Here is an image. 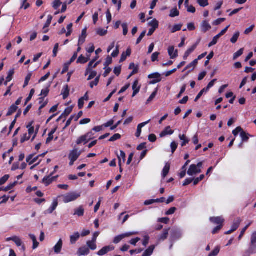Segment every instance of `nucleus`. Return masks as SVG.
<instances>
[{
    "instance_id": "obj_1",
    "label": "nucleus",
    "mask_w": 256,
    "mask_h": 256,
    "mask_svg": "<svg viewBox=\"0 0 256 256\" xmlns=\"http://www.w3.org/2000/svg\"><path fill=\"white\" fill-rule=\"evenodd\" d=\"M80 196V192H71L62 196V201L67 204L76 200Z\"/></svg>"
},
{
    "instance_id": "obj_2",
    "label": "nucleus",
    "mask_w": 256,
    "mask_h": 256,
    "mask_svg": "<svg viewBox=\"0 0 256 256\" xmlns=\"http://www.w3.org/2000/svg\"><path fill=\"white\" fill-rule=\"evenodd\" d=\"M256 253V232H253L251 236L250 248L248 252L244 256H249L250 254Z\"/></svg>"
},
{
    "instance_id": "obj_3",
    "label": "nucleus",
    "mask_w": 256,
    "mask_h": 256,
    "mask_svg": "<svg viewBox=\"0 0 256 256\" xmlns=\"http://www.w3.org/2000/svg\"><path fill=\"white\" fill-rule=\"evenodd\" d=\"M182 231L178 228H173L170 232V240L171 242H174L180 238L182 236Z\"/></svg>"
},
{
    "instance_id": "obj_4",
    "label": "nucleus",
    "mask_w": 256,
    "mask_h": 256,
    "mask_svg": "<svg viewBox=\"0 0 256 256\" xmlns=\"http://www.w3.org/2000/svg\"><path fill=\"white\" fill-rule=\"evenodd\" d=\"M149 79H153L150 82V84H154L160 82L162 80L161 76L158 72H154L148 76Z\"/></svg>"
},
{
    "instance_id": "obj_5",
    "label": "nucleus",
    "mask_w": 256,
    "mask_h": 256,
    "mask_svg": "<svg viewBox=\"0 0 256 256\" xmlns=\"http://www.w3.org/2000/svg\"><path fill=\"white\" fill-rule=\"evenodd\" d=\"M137 232H129L125 234H122L118 235L116 236L113 240L114 243L117 244L119 243L122 239L126 237L130 236L132 235L137 234Z\"/></svg>"
},
{
    "instance_id": "obj_6",
    "label": "nucleus",
    "mask_w": 256,
    "mask_h": 256,
    "mask_svg": "<svg viewBox=\"0 0 256 256\" xmlns=\"http://www.w3.org/2000/svg\"><path fill=\"white\" fill-rule=\"evenodd\" d=\"M114 250V246L112 245H110L103 247L97 253V254L100 256H104L110 252Z\"/></svg>"
},
{
    "instance_id": "obj_7",
    "label": "nucleus",
    "mask_w": 256,
    "mask_h": 256,
    "mask_svg": "<svg viewBox=\"0 0 256 256\" xmlns=\"http://www.w3.org/2000/svg\"><path fill=\"white\" fill-rule=\"evenodd\" d=\"M202 172L200 168H198L196 164H191L188 170V174L190 176L200 173Z\"/></svg>"
},
{
    "instance_id": "obj_8",
    "label": "nucleus",
    "mask_w": 256,
    "mask_h": 256,
    "mask_svg": "<svg viewBox=\"0 0 256 256\" xmlns=\"http://www.w3.org/2000/svg\"><path fill=\"white\" fill-rule=\"evenodd\" d=\"M82 154L81 151H78V148H74L71 150L68 156L69 160H76Z\"/></svg>"
},
{
    "instance_id": "obj_9",
    "label": "nucleus",
    "mask_w": 256,
    "mask_h": 256,
    "mask_svg": "<svg viewBox=\"0 0 256 256\" xmlns=\"http://www.w3.org/2000/svg\"><path fill=\"white\" fill-rule=\"evenodd\" d=\"M54 172H52L50 176H46L43 178L42 182L46 186L50 185L52 182L58 178V176H52Z\"/></svg>"
},
{
    "instance_id": "obj_10",
    "label": "nucleus",
    "mask_w": 256,
    "mask_h": 256,
    "mask_svg": "<svg viewBox=\"0 0 256 256\" xmlns=\"http://www.w3.org/2000/svg\"><path fill=\"white\" fill-rule=\"evenodd\" d=\"M86 30H87L86 28H84L82 30V34L79 37L78 46H81L85 42L86 38L87 36Z\"/></svg>"
},
{
    "instance_id": "obj_11",
    "label": "nucleus",
    "mask_w": 256,
    "mask_h": 256,
    "mask_svg": "<svg viewBox=\"0 0 256 256\" xmlns=\"http://www.w3.org/2000/svg\"><path fill=\"white\" fill-rule=\"evenodd\" d=\"M27 128H28L29 136H30L34 134V136L32 138V141H33L34 140V139L35 138L36 135L38 133V127L36 128V132L34 131V127L32 126V124H30L29 125H28L27 126Z\"/></svg>"
},
{
    "instance_id": "obj_12",
    "label": "nucleus",
    "mask_w": 256,
    "mask_h": 256,
    "mask_svg": "<svg viewBox=\"0 0 256 256\" xmlns=\"http://www.w3.org/2000/svg\"><path fill=\"white\" fill-rule=\"evenodd\" d=\"M202 31L205 33L207 31L210 30L212 28L208 20H204L200 26Z\"/></svg>"
},
{
    "instance_id": "obj_13",
    "label": "nucleus",
    "mask_w": 256,
    "mask_h": 256,
    "mask_svg": "<svg viewBox=\"0 0 256 256\" xmlns=\"http://www.w3.org/2000/svg\"><path fill=\"white\" fill-rule=\"evenodd\" d=\"M58 206V201L56 199L54 200L50 208L44 212L45 214H52L57 208Z\"/></svg>"
},
{
    "instance_id": "obj_14",
    "label": "nucleus",
    "mask_w": 256,
    "mask_h": 256,
    "mask_svg": "<svg viewBox=\"0 0 256 256\" xmlns=\"http://www.w3.org/2000/svg\"><path fill=\"white\" fill-rule=\"evenodd\" d=\"M174 132V131L171 130L170 126H168L161 132L160 136V138H163L167 135H172Z\"/></svg>"
},
{
    "instance_id": "obj_15",
    "label": "nucleus",
    "mask_w": 256,
    "mask_h": 256,
    "mask_svg": "<svg viewBox=\"0 0 256 256\" xmlns=\"http://www.w3.org/2000/svg\"><path fill=\"white\" fill-rule=\"evenodd\" d=\"M150 121V120H148V121L146 122H142V123H141V124H140L138 126V127H137V130H136V136L137 137V138H138L140 137V136L141 134V133H142V128L144 126L146 125L147 124H148Z\"/></svg>"
},
{
    "instance_id": "obj_16",
    "label": "nucleus",
    "mask_w": 256,
    "mask_h": 256,
    "mask_svg": "<svg viewBox=\"0 0 256 256\" xmlns=\"http://www.w3.org/2000/svg\"><path fill=\"white\" fill-rule=\"evenodd\" d=\"M62 240L60 238L58 240V242L56 244L54 247V252L56 254H60L62 250Z\"/></svg>"
},
{
    "instance_id": "obj_17",
    "label": "nucleus",
    "mask_w": 256,
    "mask_h": 256,
    "mask_svg": "<svg viewBox=\"0 0 256 256\" xmlns=\"http://www.w3.org/2000/svg\"><path fill=\"white\" fill-rule=\"evenodd\" d=\"M129 68L132 70V71H131V73L128 76V79H129L132 76L134 75L138 72V66L135 65L134 63H131L130 64Z\"/></svg>"
},
{
    "instance_id": "obj_18",
    "label": "nucleus",
    "mask_w": 256,
    "mask_h": 256,
    "mask_svg": "<svg viewBox=\"0 0 256 256\" xmlns=\"http://www.w3.org/2000/svg\"><path fill=\"white\" fill-rule=\"evenodd\" d=\"M89 253V248L86 246L80 248L77 252V254L79 256L88 255Z\"/></svg>"
},
{
    "instance_id": "obj_19",
    "label": "nucleus",
    "mask_w": 256,
    "mask_h": 256,
    "mask_svg": "<svg viewBox=\"0 0 256 256\" xmlns=\"http://www.w3.org/2000/svg\"><path fill=\"white\" fill-rule=\"evenodd\" d=\"M210 220L215 224L221 225L222 224V223L224 222V219L221 216L211 217L210 218Z\"/></svg>"
},
{
    "instance_id": "obj_20",
    "label": "nucleus",
    "mask_w": 256,
    "mask_h": 256,
    "mask_svg": "<svg viewBox=\"0 0 256 256\" xmlns=\"http://www.w3.org/2000/svg\"><path fill=\"white\" fill-rule=\"evenodd\" d=\"M168 52L171 58H174L178 56V50H174V46L168 48Z\"/></svg>"
},
{
    "instance_id": "obj_21",
    "label": "nucleus",
    "mask_w": 256,
    "mask_h": 256,
    "mask_svg": "<svg viewBox=\"0 0 256 256\" xmlns=\"http://www.w3.org/2000/svg\"><path fill=\"white\" fill-rule=\"evenodd\" d=\"M197 46L198 43L194 44L190 48H188L184 55V59L186 60L190 54L194 50Z\"/></svg>"
},
{
    "instance_id": "obj_22",
    "label": "nucleus",
    "mask_w": 256,
    "mask_h": 256,
    "mask_svg": "<svg viewBox=\"0 0 256 256\" xmlns=\"http://www.w3.org/2000/svg\"><path fill=\"white\" fill-rule=\"evenodd\" d=\"M89 141H90V140L86 137V134H84V135L80 136L77 139V140L76 141V144H80L82 143H84V144H87Z\"/></svg>"
},
{
    "instance_id": "obj_23",
    "label": "nucleus",
    "mask_w": 256,
    "mask_h": 256,
    "mask_svg": "<svg viewBox=\"0 0 256 256\" xmlns=\"http://www.w3.org/2000/svg\"><path fill=\"white\" fill-rule=\"evenodd\" d=\"M29 236L30 238L32 240L33 242L32 245V249L35 250L39 246V242H38L36 236L32 234H29Z\"/></svg>"
},
{
    "instance_id": "obj_24",
    "label": "nucleus",
    "mask_w": 256,
    "mask_h": 256,
    "mask_svg": "<svg viewBox=\"0 0 256 256\" xmlns=\"http://www.w3.org/2000/svg\"><path fill=\"white\" fill-rule=\"evenodd\" d=\"M198 63V60H194V61H192L191 63H190L186 67L183 72L186 70L190 69L188 72H189L190 71L194 70L196 66L197 65Z\"/></svg>"
},
{
    "instance_id": "obj_25",
    "label": "nucleus",
    "mask_w": 256,
    "mask_h": 256,
    "mask_svg": "<svg viewBox=\"0 0 256 256\" xmlns=\"http://www.w3.org/2000/svg\"><path fill=\"white\" fill-rule=\"evenodd\" d=\"M169 229H164L163 232L160 234L158 238L159 242L164 241L166 240L168 234Z\"/></svg>"
},
{
    "instance_id": "obj_26",
    "label": "nucleus",
    "mask_w": 256,
    "mask_h": 256,
    "mask_svg": "<svg viewBox=\"0 0 256 256\" xmlns=\"http://www.w3.org/2000/svg\"><path fill=\"white\" fill-rule=\"evenodd\" d=\"M84 210L82 206H80L78 208L74 210V215L82 216H84Z\"/></svg>"
},
{
    "instance_id": "obj_27",
    "label": "nucleus",
    "mask_w": 256,
    "mask_h": 256,
    "mask_svg": "<svg viewBox=\"0 0 256 256\" xmlns=\"http://www.w3.org/2000/svg\"><path fill=\"white\" fill-rule=\"evenodd\" d=\"M182 25V24H175L173 26H170L169 29L170 30L172 33H174L176 32L179 31L181 30Z\"/></svg>"
},
{
    "instance_id": "obj_28",
    "label": "nucleus",
    "mask_w": 256,
    "mask_h": 256,
    "mask_svg": "<svg viewBox=\"0 0 256 256\" xmlns=\"http://www.w3.org/2000/svg\"><path fill=\"white\" fill-rule=\"evenodd\" d=\"M80 234L78 232H75L70 236V242L72 244H74L80 238Z\"/></svg>"
},
{
    "instance_id": "obj_29",
    "label": "nucleus",
    "mask_w": 256,
    "mask_h": 256,
    "mask_svg": "<svg viewBox=\"0 0 256 256\" xmlns=\"http://www.w3.org/2000/svg\"><path fill=\"white\" fill-rule=\"evenodd\" d=\"M14 240L13 242H15L16 244L18 246H22V250L24 251L26 248H25V246L24 245L22 246V241L21 239L19 237H18L17 236H14Z\"/></svg>"
},
{
    "instance_id": "obj_30",
    "label": "nucleus",
    "mask_w": 256,
    "mask_h": 256,
    "mask_svg": "<svg viewBox=\"0 0 256 256\" xmlns=\"http://www.w3.org/2000/svg\"><path fill=\"white\" fill-rule=\"evenodd\" d=\"M154 248V246H150L147 250H145L142 254V256H150L153 253Z\"/></svg>"
},
{
    "instance_id": "obj_31",
    "label": "nucleus",
    "mask_w": 256,
    "mask_h": 256,
    "mask_svg": "<svg viewBox=\"0 0 256 256\" xmlns=\"http://www.w3.org/2000/svg\"><path fill=\"white\" fill-rule=\"evenodd\" d=\"M170 169V164L168 163H166L164 166V167L163 168L162 172V178H164L166 176V175L168 174Z\"/></svg>"
},
{
    "instance_id": "obj_32",
    "label": "nucleus",
    "mask_w": 256,
    "mask_h": 256,
    "mask_svg": "<svg viewBox=\"0 0 256 256\" xmlns=\"http://www.w3.org/2000/svg\"><path fill=\"white\" fill-rule=\"evenodd\" d=\"M241 222V220L240 218H236L234 222L231 229L234 232L238 228Z\"/></svg>"
},
{
    "instance_id": "obj_33",
    "label": "nucleus",
    "mask_w": 256,
    "mask_h": 256,
    "mask_svg": "<svg viewBox=\"0 0 256 256\" xmlns=\"http://www.w3.org/2000/svg\"><path fill=\"white\" fill-rule=\"evenodd\" d=\"M148 26L151 28L156 30L158 26V22L156 19H154L148 23Z\"/></svg>"
},
{
    "instance_id": "obj_34",
    "label": "nucleus",
    "mask_w": 256,
    "mask_h": 256,
    "mask_svg": "<svg viewBox=\"0 0 256 256\" xmlns=\"http://www.w3.org/2000/svg\"><path fill=\"white\" fill-rule=\"evenodd\" d=\"M180 139L183 141L182 144V146H184L186 144L190 142V140L184 134H180L179 135Z\"/></svg>"
},
{
    "instance_id": "obj_35",
    "label": "nucleus",
    "mask_w": 256,
    "mask_h": 256,
    "mask_svg": "<svg viewBox=\"0 0 256 256\" xmlns=\"http://www.w3.org/2000/svg\"><path fill=\"white\" fill-rule=\"evenodd\" d=\"M89 60V58H86V56H84L83 55H80L78 60L76 62L78 64H85Z\"/></svg>"
},
{
    "instance_id": "obj_36",
    "label": "nucleus",
    "mask_w": 256,
    "mask_h": 256,
    "mask_svg": "<svg viewBox=\"0 0 256 256\" xmlns=\"http://www.w3.org/2000/svg\"><path fill=\"white\" fill-rule=\"evenodd\" d=\"M14 74V70H10L8 72V74L6 78V81L4 82L5 85H7L8 82H10L12 79V76Z\"/></svg>"
},
{
    "instance_id": "obj_37",
    "label": "nucleus",
    "mask_w": 256,
    "mask_h": 256,
    "mask_svg": "<svg viewBox=\"0 0 256 256\" xmlns=\"http://www.w3.org/2000/svg\"><path fill=\"white\" fill-rule=\"evenodd\" d=\"M118 158L119 160L118 164L120 167H121L122 166V160L123 162H125V158H126V154L125 153L122 151L120 150V154L118 156Z\"/></svg>"
},
{
    "instance_id": "obj_38",
    "label": "nucleus",
    "mask_w": 256,
    "mask_h": 256,
    "mask_svg": "<svg viewBox=\"0 0 256 256\" xmlns=\"http://www.w3.org/2000/svg\"><path fill=\"white\" fill-rule=\"evenodd\" d=\"M86 244L90 249L92 250H96V242L89 240L87 242Z\"/></svg>"
},
{
    "instance_id": "obj_39",
    "label": "nucleus",
    "mask_w": 256,
    "mask_h": 256,
    "mask_svg": "<svg viewBox=\"0 0 256 256\" xmlns=\"http://www.w3.org/2000/svg\"><path fill=\"white\" fill-rule=\"evenodd\" d=\"M40 100V104L39 110H40L41 109L43 108L48 103V100H44V98H39Z\"/></svg>"
},
{
    "instance_id": "obj_40",
    "label": "nucleus",
    "mask_w": 256,
    "mask_h": 256,
    "mask_svg": "<svg viewBox=\"0 0 256 256\" xmlns=\"http://www.w3.org/2000/svg\"><path fill=\"white\" fill-rule=\"evenodd\" d=\"M95 62V60H92L88 64V67L86 69V75H87L89 74L90 72L92 70L93 68V64Z\"/></svg>"
},
{
    "instance_id": "obj_41",
    "label": "nucleus",
    "mask_w": 256,
    "mask_h": 256,
    "mask_svg": "<svg viewBox=\"0 0 256 256\" xmlns=\"http://www.w3.org/2000/svg\"><path fill=\"white\" fill-rule=\"evenodd\" d=\"M18 109V107L15 104H12L8 109V113L6 114L7 116H10L12 115L13 113H14L16 110Z\"/></svg>"
},
{
    "instance_id": "obj_42",
    "label": "nucleus",
    "mask_w": 256,
    "mask_h": 256,
    "mask_svg": "<svg viewBox=\"0 0 256 256\" xmlns=\"http://www.w3.org/2000/svg\"><path fill=\"white\" fill-rule=\"evenodd\" d=\"M32 76V72H29L28 74L26 75V78H25L24 84L23 86L24 88H26L28 84V83L31 78Z\"/></svg>"
},
{
    "instance_id": "obj_43",
    "label": "nucleus",
    "mask_w": 256,
    "mask_h": 256,
    "mask_svg": "<svg viewBox=\"0 0 256 256\" xmlns=\"http://www.w3.org/2000/svg\"><path fill=\"white\" fill-rule=\"evenodd\" d=\"M180 12L176 8H172L170 12V16L171 18H174L177 16L179 15Z\"/></svg>"
},
{
    "instance_id": "obj_44",
    "label": "nucleus",
    "mask_w": 256,
    "mask_h": 256,
    "mask_svg": "<svg viewBox=\"0 0 256 256\" xmlns=\"http://www.w3.org/2000/svg\"><path fill=\"white\" fill-rule=\"evenodd\" d=\"M18 182L16 181V182H14L13 183H11V184H9L6 187L2 188V190L3 191H5V192H7V191H8V190H10L11 189H12L16 184Z\"/></svg>"
},
{
    "instance_id": "obj_45",
    "label": "nucleus",
    "mask_w": 256,
    "mask_h": 256,
    "mask_svg": "<svg viewBox=\"0 0 256 256\" xmlns=\"http://www.w3.org/2000/svg\"><path fill=\"white\" fill-rule=\"evenodd\" d=\"M62 94L63 95V97H64V99L66 98L68 96L69 94V89H68V85L66 86L62 90Z\"/></svg>"
},
{
    "instance_id": "obj_46",
    "label": "nucleus",
    "mask_w": 256,
    "mask_h": 256,
    "mask_svg": "<svg viewBox=\"0 0 256 256\" xmlns=\"http://www.w3.org/2000/svg\"><path fill=\"white\" fill-rule=\"evenodd\" d=\"M158 92V89L156 88L155 90L149 98L148 99L146 104H149L150 102H152L154 98L156 97Z\"/></svg>"
},
{
    "instance_id": "obj_47",
    "label": "nucleus",
    "mask_w": 256,
    "mask_h": 256,
    "mask_svg": "<svg viewBox=\"0 0 256 256\" xmlns=\"http://www.w3.org/2000/svg\"><path fill=\"white\" fill-rule=\"evenodd\" d=\"M107 30L102 28H99L96 30V34L100 36H104L107 34Z\"/></svg>"
},
{
    "instance_id": "obj_48",
    "label": "nucleus",
    "mask_w": 256,
    "mask_h": 256,
    "mask_svg": "<svg viewBox=\"0 0 256 256\" xmlns=\"http://www.w3.org/2000/svg\"><path fill=\"white\" fill-rule=\"evenodd\" d=\"M62 2L60 0H54L52 3V6L55 10H57L60 6L62 4Z\"/></svg>"
},
{
    "instance_id": "obj_49",
    "label": "nucleus",
    "mask_w": 256,
    "mask_h": 256,
    "mask_svg": "<svg viewBox=\"0 0 256 256\" xmlns=\"http://www.w3.org/2000/svg\"><path fill=\"white\" fill-rule=\"evenodd\" d=\"M240 32H236L230 39L231 42L232 44L236 43L238 40Z\"/></svg>"
},
{
    "instance_id": "obj_50",
    "label": "nucleus",
    "mask_w": 256,
    "mask_h": 256,
    "mask_svg": "<svg viewBox=\"0 0 256 256\" xmlns=\"http://www.w3.org/2000/svg\"><path fill=\"white\" fill-rule=\"evenodd\" d=\"M244 52V48H242L239 50H238L237 52H235L234 54L233 58L234 60H236L238 58L239 56H242Z\"/></svg>"
},
{
    "instance_id": "obj_51",
    "label": "nucleus",
    "mask_w": 256,
    "mask_h": 256,
    "mask_svg": "<svg viewBox=\"0 0 256 256\" xmlns=\"http://www.w3.org/2000/svg\"><path fill=\"white\" fill-rule=\"evenodd\" d=\"M240 136L242 139V142H246L249 138L248 136V134L244 131H242L240 133Z\"/></svg>"
},
{
    "instance_id": "obj_52",
    "label": "nucleus",
    "mask_w": 256,
    "mask_h": 256,
    "mask_svg": "<svg viewBox=\"0 0 256 256\" xmlns=\"http://www.w3.org/2000/svg\"><path fill=\"white\" fill-rule=\"evenodd\" d=\"M10 176L8 174H6L0 179V186H2L5 184L8 180Z\"/></svg>"
},
{
    "instance_id": "obj_53",
    "label": "nucleus",
    "mask_w": 256,
    "mask_h": 256,
    "mask_svg": "<svg viewBox=\"0 0 256 256\" xmlns=\"http://www.w3.org/2000/svg\"><path fill=\"white\" fill-rule=\"evenodd\" d=\"M251 224V223H249L240 232V234L238 238V240H240L242 236H244L245 232L246 231V230H247V228L250 226V225Z\"/></svg>"
},
{
    "instance_id": "obj_54",
    "label": "nucleus",
    "mask_w": 256,
    "mask_h": 256,
    "mask_svg": "<svg viewBox=\"0 0 256 256\" xmlns=\"http://www.w3.org/2000/svg\"><path fill=\"white\" fill-rule=\"evenodd\" d=\"M220 250V248L218 246L216 247L214 250H212L210 254L208 255L210 256H216Z\"/></svg>"
},
{
    "instance_id": "obj_55",
    "label": "nucleus",
    "mask_w": 256,
    "mask_h": 256,
    "mask_svg": "<svg viewBox=\"0 0 256 256\" xmlns=\"http://www.w3.org/2000/svg\"><path fill=\"white\" fill-rule=\"evenodd\" d=\"M72 111V108H70V107L67 108L64 110V111L62 113V114L64 116V119H66V116H68V115H69L71 113Z\"/></svg>"
},
{
    "instance_id": "obj_56",
    "label": "nucleus",
    "mask_w": 256,
    "mask_h": 256,
    "mask_svg": "<svg viewBox=\"0 0 256 256\" xmlns=\"http://www.w3.org/2000/svg\"><path fill=\"white\" fill-rule=\"evenodd\" d=\"M52 16L49 15V16H48V20H47V21H46V24H44V28H43V29H44H44H45V28H48L50 26V23H51V22H52Z\"/></svg>"
},
{
    "instance_id": "obj_57",
    "label": "nucleus",
    "mask_w": 256,
    "mask_h": 256,
    "mask_svg": "<svg viewBox=\"0 0 256 256\" xmlns=\"http://www.w3.org/2000/svg\"><path fill=\"white\" fill-rule=\"evenodd\" d=\"M197 2L202 7H205L208 5V2L206 0H198Z\"/></svg>"
},
{
    "instance_id": "obj_58",
    "label": "nucleus",
    "mask_w": 256,
    "mask_h": 256,
    "mask_svg": "<svg viewBox=\"0 0 256 256\" xmlns=\"http://www.w3.org/2000/svg\"><path fill=\"white\" fill-rule=\"evenodd\" d=\"M34 92H35V91H34V89L31 90L28 96L26 99V100L25 102V105L27 103L32 99V96H34Z\"/></svg>"
},
{
    "instance_id": "obj_59",
    "label": "nucleus",
    "mask_w": 256,
    "mask_h": 256,
    "mask_svg": "<svg viewBox=\"0 0 256 256\" xmlns=\"http://www.w3.org/2000/svg\"><path fill=\"white\" fill-rule=\"evenodd\" d=\"M121 136L118 134H114L112 136L109 140L110 142H114L117 140H118L120 138Z\"/></svg>"
},
{
    "instance_id": "obj_60",
    "label": "nucleus",
    "mask_w": 256,
    "mask_h": 256,
    "mask_svg": "<svg viewBox=\"0 0 256 256\" xmlns=\"http://www.w3.org/2000/svg\"><path fill=\"white\" fill-rule=\"evenodd\" d=\"M146 34V30H144L141 33L140 35V36L137 39V40L136 42V44H138L142 41V39L145 36Z\"/></svg>"
},
{
    "instance_id": "obj_61",
    "label": "nucleus",
    "mask_w": 256,
    "mask_h": 256,
    "mask_svg": "<svg viewBox=\"0 0 256 256\" xmlns=\"http://www.w3.org/2000/svg\"><path fill=\"white\" fill-rule=\"evenodd\" d=\"M160 54V53L158 52H155L153 53L152 55L151 60L152 62H154L158 60V56Z\"/></svg>"
},
{
    "instance_id": "obj_62",
    "label": "nucleus",
    "mask_w": 256,
    "mask_h": 256,
    "mask_svg": "<svg viewBox=\"0 0 256 256\" xmlns=\"http://www.w3.org/2000/svg\"><path fill=\"white\" fill-rule=\"evenodd\" d=\"M176 210V208L175 207H172L166 212V214L168 216L172 214L175 212Z\"/></svg>"
},
{
    "instance_id": "obj_63",
    "label": "nucleus",
    "mask_w": 256,
    "mask_h": 256,
    "mask_svg": "<svg viewBox=\"0 0 256 256\" xmlns=\"http://www.w3.org/2000/svg\"><path fill=\"white\" fill-rule=\"evenodd\" d=\"M225 20H226L225 18H218V19L216 20H214L212 24H213V25H214V26H218V25L220 24V23L224 22Z\"/></svg>"
},
{
    "instance_id": "obj_64",
    "label": "nucleus",
    "mask_w": 256,
    "mask_h": 256,
    "mask_svg": "<svg viewBox=\"0 0 256 256\" xmlns=\"http://www.w3.org/2000/svg\"><path fill=\"white\" fill-rule=\"evenodd\" d=\"M100 79V76L96 77L94 81L90 83V86L91 88H92L94 86H97Z\"/></svg>"
}]
</instances>
